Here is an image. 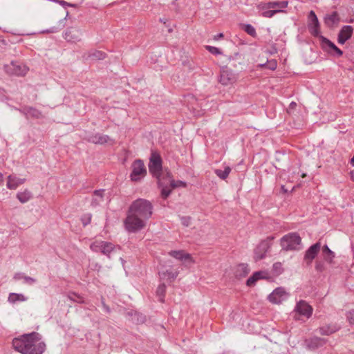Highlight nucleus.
Masks as SVG:
<instances>
[{
    "mask_svg": "<svg viewBox=\"0 0 354 354\" xmlns=\"http://www.w3.org/2000/svg\"><path fill=\"white\" fill-rule=\"evenodd\" d=\"M254 277H257L258 280L259 279H270V274L268 271L260 270L254 272Z\"/></svg>",
    "mask_w": 354,
    "mask_h": 354,
    "instance_id": "obj_33",
    "label": "nucleus"
},
{
    "mask_svg": "<svg viewBox=\"0 0 354 354\" xmlns=\"http://www.w3.org/2000/svg\"><path fill=\"white\" fill-rule=\"evenodd\" d=\"M104 192L105 190L103 189L93 192L91 203V206L97 207L104 201Z\"/></svg>",
    "mask_w": 354,
    "mask_h": 354,
    "instance_id": "obj_20",
    "label": "nucleus"
},
{
    "mask_svg": "<svg viewBox=\"0 0 354 354\" xmlns=\"http://www.w3.org/2000/svg\"><path fill=\"white\" fill-rule=\"evenodd\" d=\"M206 48L212 54H214V55H220V54H221V52L220 49L216 48V47L212 46H207Z\"/></svg>",
    "mask_w": 354,
    "mask_h": 354,
    "instance_id": "obj_40",
    "label": "nucleus"
},
{
    "mask_svg": "<svg viewBox=\"0 0 354 354\" xmlns=\"http://www.w3.org/2000/svg\"><path fill=\"white\" fill-rule=\"evenodd\" d=\"M153 177L157 179L158 187L160 189L161 197L163 199L167 198L171 193L170 186L174 179L171 173L167 169H165Z\"/></svg>",
    "mask_w": 354,
    "mask_h": 354,
    "instance_id": "obj_4",
    "label": "nucleus"
},
{
    "mask_svg": "<svg viewBox=\"0 0 354 354\" xmlns=\"http://www.w3.org/2000/svg\"><path fill=\"white\" fill-rule=\"evenodd\" d=\"M3 175L0 172V185L3 183Z\"/></svg>",
    "mask_w": 354,
    "mask_h": 354,
    "instance_id": "obj_56",
    "label": "nucleus"
},
{
    "mask_svg": "<svg viewBox=\"0 0 354 354\" xmlns=\"http://www.w3.org/2000/svg\"><path fill=\"white\" fill-rule=\"evenodd\" d=\"M23 280H24V283H26V284H28V285H32L35 283H36V281H37L36 279L30 277H28V276H26V275L24 277Z\"/></svg>",
    "mask_w": 354,
    "mask_h": 354,
    "instance_id": "obj_44",
    "label": "nucleus"
},
{
    "mask_svg": "<svg viewBox=\"0 0 354 354\" xmlns=\"http://www.w3.org/2000/svg\"><path fill=\"white\" fill-rule=\"evenodd\" d=\"M346 319L350 324L354 326V310H351L346 313Z\"/></svg>",
    "mask_w": 354,
    "mask_h": 354,
    "instance_id": "obj_42",
    "label": "nucleus"
},
{
    "mask_svg": "<svg viewBox=\"0 0 354 354\" xmlns=\"http://www.w3.org/2000/svg\"><path fill=\"white\" fill-rule=\"evenodd\" d=\"M335 255H324V260L328 263H333Z\"/></svg>",
    "mask_w": 354,
    "mask_h": 354,
    "instance_id": "obj_49",
    "label": "nucleus"
},
{
    "mask_svg": "<svg viewBox=\"0 0 354 354\" xmlns=\"http://www.w3.org/2000/svg\"><path fill=\"white\" fill-rule=\"evenodd\" d=\"M315 270L319 272H322L326 270L325 263L324 261H316Z\"/></svg>",
    "mask_w": 354,
    "mask_h": 354,
    "instance_id": "obj_37",
    "label": "nucleus"
},
{
    "mask_svg": "<svg viewBox=\"0 0 354 354\" xmlns=\"http://www.w3.org/2000/svg\"><path fill=\"white\" fill-rule=\"evenodd\" d=\"M16 197L20 203H26L32 198V194L30 191L26 189L24 191L17 192Z\"/></svg>",
    "mask_w": 354,
    "mask_h": 354,
    "instance_id": "obj_24",
    "label": "nucleus"
},
{
    "mask_svg": "<svg viewBox=\"0 0 354 354\" xmlns=\"http://www.w3.org/2000/svg\"><path fill=\"white\" fill-rule=\"evenodd\" d=\"M132 171L130 175L132 181H138L141 180L147 174V170L144 162L141 160H135L132 165Z\"/></svg>",
    "mask_w": 354,
    "mask_h": 354,
    "instance_id": "obj_8",
    "label": "nucleus"
},
{
    "mask_svg": "<svg viewBox=\"0 0 354 354\" xmlns=\"http://www.w3.org/2000/svg\"><path fill=\"white\" fill-rule=\"evenodd\" d=\"M105 53L100 50H93L89 54V57L93 59H103L105 58Z\"/></svg>",
    "mask_w": 354,
    "mask_h": 354,
    "instance_id": "obj_34",
    "label": "nucleus"
},
{
    "mask_svg": "<svg viewBox=\"0 0 354 354\" xmlns=\"http://www.w3.org/2000/svg\"><path fill=\"white\" fill-rule=\"evenodd\" d=\"M91 250L94 252H101L110 258V255L116 250V247L111 242L96 240L91 243Z\"/></svg>",
    "mask_w": 354,
    "mask_h": 354,
    "instance_id": "obj_7",
    "label": "nucleus"
},
{
    "mask_svg": "<svg viewBox=\"0 0 354 354\" xmlns=\"http://www.w3.org/2000/svg\"><path fill=\"white\" fill-rule=\"evenodd\" d=\"M288 6V1H274L260 3L258 9L261 12V15L266 18H272L277 13L286 12L285 9Z\"/></svg>",
    "mask_w": 354,
    "mask_h": 354,
    "instance_id": "obj_3",
    "label": "nucleus"
},
{
    "mask_svg": "<svg viewBox=\"0 0 354 354\" xmlns=\"http://www.w3.org/2000/svg\"><path fill=\"white\" fill-rule=\"evenodd\" d=\"M321 249V243L317 242L311 245L305 252L304 260L307 265H310Z\"/></svg>",
    "mask_w": 354,
    "mask_h": 354,
    "instance_id": "obj_12",
    "label": "nucleus"
},
{
    "mask_svg": "<svg viewBox=\"0 0 354 354\" xmlns=\"http://www.w3.org/2000/svg\"><path fill=\"white\" fill-rule=\"evenodd\" d=\"M297 106V104L296 102H292L290 104V108L291 109H294L295 106Z\"/></svg>",
    "mask_w": 354,
    "mask_h": 354,
    "instance_id": "obj_54",
    "label": "nucleus"
},
{
    "mask_svg": "<svg viewBox=\"0 0 354 354\" xmlns=\"http://www.w3.org/2000/svg\"><path fill=\"white\" fill-rule=\"evenodd\" d=\"M326 341L323 338L314 337L310 339L307 343V346L310 349H315L319 346H323Z\"/></svg>",
    "mask_w": 354,
    "mask_h": 354,
    "instance_id": "obj_26",
    "label": "nucleus"
},
{
    "mask_svg": "<svg viewBox=\"0 0 354 354\" xmlns=\"http://www.w3.org/2000/svg\"><path fill=\"white\" fill-rule=\"evenodd\" d=\"M322 47L324 50L326 51L328 53H332V50L335 46V44L330 41L328 39L322 37Z\"/></svg>",
    "mask_w": 354,
    "mask_h": 354,
    "instance_id": "obj_29",
    "label": "nucleus"
},
{
    "mask_svg": "<svg viewBox=\"0 0 354 354\" xmlns=\"http://www.w3.org/2000/svg\"><path fill=\"white\" fill-rule=\"evenodd\" d=\"M308 18L310 21V26H313V28L314 29L313 32L315 35L317 34V29L319 28V23L315 12L311 10L309 12Z\"/></svg>",
    "mask_w": 354,
    "mask_h": 354,
    "instance_id": "obj_28",
    "label": "nucleus"
},
{
    "mask_svg": "<svg viewBox=\"0 0 354 354\" xmlns=\"http://www.w3.org/2000/svg\"><path fill=\"white\" fill-rule=\"evenodd\" d=\"M330 54L331 55L339 57L343 55V51L335 45V46L332 50V53Z\"/></svg>",
    "mask_w": 354,
    "mask_h": 354,
    "instance_id": "obj_41",
    "label": "nucleus"
},
{
    "mask_svg": "<svg viewBox=\"0 0 354 354\" xmlns=\"http://www.w3.org/2000/svg\"><path fill=\"white\" fill-rule=\"evenodd\" d=\"M68 297L70 300L77 302V303H84V302L83 297L75 292L70 293L68 295Z\"/></svg>",
    "mask_w": 354,
    "mask_h": 354,
    "instance_id": "obj_36",
    "label": "nucleus"
},
{
    "mask_svg": "<svg viewBox=\"0 0 354 354\" xmlns=\"http://www.w3.org/2000/svg\"><path fill=\"white\" fill-rule=\"evenodd\" d=\"M187 183L183 180H175L173 179L172 183L170 186V189L172 190L173 189L178 187H186Z\"/></svg>",
    "mask_w": 354,
    "mask_h": 354,
    "instance_id": "obj_35",
    "label": "nucleus"
},
{
    "mask_svg": "<svg viewBox=\"0 0 354 354\" xmlns=\"http://www.w3.org/2000/svg\"><path fill=\"white\" fill-rule=\"evenodd\" d=\"M324 255H335V253L328 248L327 245H325L322 248Z\"/></svg>",
    "mask_w": 354,
    "mask_h": 354,
    "instance_id": "obj_48",
    "label": "nucleus"
},
{
    "mask_svg": "<svg viewBox=\"0 0 354 354\" xmlns=\"http://www.w3.org/2000/svg\"><path fill=\"white\" fill-rule=\"evenodd\" d=\"M336 328L335 327H331L330 326H324L319 328V331L321 335H329L336 331Z\"/></svg>",
    "mask_w": 354,
    "mask_h": 354,
    "instance_id": "obj_32",
    "label": "nucleus"
},
{
    "mask_svg": "<svg viewBox=\"0 0 354 354\" xmlns=\"http://www.w3.org/2000/svg\"><path fill=\"white\" fill-rule=\"evenodd\" d=\"M181 223L185 226L188 227L191 223V217L189 216H182L180 217Z\"/></svg>",
    "mask_w": 354,
    "mask_h": 354,
    "instance_id": "obj_45",
    "label": "nucleus"
},
{
    "mask_svg": "<svg viewBox=\"0 0 354 354\" xmlns=\"http://www.w3.org/2000/svg\"><path fill=\"white\" fill-rule=\"evenodd\" d=\"M66 7H73V8H75V7H77V5H76V4H73V3H68V5H66Z\"/></svg>",
    "mask_w": 354,
    "mask_h": 354,
    "instance_id": "obj_55",
    "label": "nucleus"
},
{
    "mask_svg": "<svg viewBox=\"0 0 354 354\" xmlns=\"http://www.w3.org/2000/svg\"><path fill=\"white\" fill-rule=\"evenodd\" d=\"M339 17L336 11L327 14L324 17V23L328 27H333L339 22Z\"/></svg>",
    "mask_w": 354,
    "mask_h": 354,
    "instance_id": "obj_19",
    "label": "nucleus"
},
{
    "mask_svg": "<svg viewBox=\"0 0 354 354\" xmlns=\"http://www.w3.org/2000/svg\"><path fill=\"white\" fill-rule=\"evenodd\" d=\"M223 37V33H219V34L215 35L214 39L215 40H218V39L222 38Z\"/></svg>",
    "mask_w": 354,
    "mask_h": 354,
    "instance_id": "obj_53",
    "label": "nucleus"
},
{
    "mask_svg": "<svg viewBox=\"0 0 354 354\" xmlns=\"http://www.w3.org/2000/svg\"><path fill=\"white\" fill-rule=\"evenodd\" d=\"M219 81L223 85L227 86L236 81V77L231 70L225 68L221 72Z\"/></svg>",
    "mask_w": 354,
    "mask_h": 354,
    "instance_id": "obj_16",
    "label": "nucleus"
},
{
    "mask_svg": "<svg viewBox=\"0 0 354 354\" xmlns=\"http://www.w3.org/2000/svg\"><path fill=\"white\" fill-rule=\"evenodd\" d=\"M353 32V28L350 25H346L342 27L340 29L337 41L340 44H344L346 41L351 38Z\"/></svg>",
    "mask_w": 354,
    "mask_h": 354,
    "instance_id": "obj_14",
    "label": "nucleus"
},
{
    "mask_svg": "<svg viewBox=\"0 0 354 354\" xmlns=\"http://www.w3.org/2000/svg\"><path fill=\"white\" fill-rule=\"evenodd\" d=\"M273 270L277 274H281L282 272V265L279 262H277L273 264L272 266Z\"/></svg>",
    "mask_w": 354,
    "mask_h": 354,
    "instance_id": "obj_43",
    "label": "nucleus"
},
{
    "mask_svg": "<svg viewBox=\"0 0 354 354\" xmlns=\"http://www.w3.org/2000/svg\"><path fill=\"white\" fill-rule=\"evenodd\" d=\"M178 272H173L171 271L166 270L159 272V276L161 280H166L168 282H172L177 277Z\"/></svg>",
    "mask_w": 354,
    "mask_h": 354,
    "instance_id": "obj_25",
    "label": "nucleus"
},
{
    "mask_svg": "<svg viewBox=\"0 0 354 354\" xmlns=\"http://www.w3.org/2000/svg\"><path fill=\"white\" fill-rule=\"evenodd\" d=\"M71 33V31L69 30V31H66V33H65V39L68 41H71L72 40V38L71 37H69V35Z\"/></svg>",
    "mask_w": 354,
    "mask_h": 354,
    "instance_id": "obj_52",
    "label": "nucleus"
},
{
    "mask_svg": "<svg viewBox=\"0 0 354 354\" xmlns=\"http://www.w3.org/2000/svg\"><path fill=\"white\" fill-rule=\"evenodd\" d=\"M21 113L24 114L27 118L31 117L34 118H41V113L33 107H24L23 109L19 110Z\"/></svg>",
    "mask_w": 354,
    "mask_h": 354,
    "instance_id": "obj_22",
    "label": "nucleus"
},
{
    "mask_svg": "<svg viewBox=\"0 0 354 354\" xmlns=\"http://www.w3.org/2000/svg\"><path fill=\"white\" fill-rule=\"evenodd\" d=\"M37 332L24 334L12 340V346L21 354H42L46 350V344Z\"/></svg>",
    "mask_w": 354,
    "mask_h": 354,
    "instance_id": "obj_1",
    "label": "nucleus"
},
{
    "mask_svg": "<svg viewBox=\"0 0 354 354\" xmlns=\"http://www.w3.org/2000/svg\"><path fill=\"white\" fill-rule=\"evenodd\" d=\"M244 30L250 36L254 37L257 34L255 28L250 24L244 26Z\"/></svg>",
    "mask_w": 354,
    "mask_h": 354,
    "instance_id": "obj_38",
    "label": "nucleus"
},
{
    "mask_svg": "<svg viewBox=\"0 0 354 354\" xmlns=\"http://www.w3.org/2000/svg\"><path fill=\"white\" fill-rule=\"evenodd\" d=\"M295 310L299 315H303L306 318L310 317L313 314V308L307 302L303 300L299 301L297 304Z\"/></svg>",
    "mask_w": 354,
    "mask_h": 354,
    "instance_id": "obj_15",
    "label": "nucleus"
},
{
    "mask_svg": "<svg viewBox=\"0 0 354 354\" xmlns=\"http://www.w3.org/2000/svg\"><path fill=\"white\" fill-rule=\"evenodd\" d=\"M91 215L90 214H86L84 216H82V221L84 226L89 224L91 223Z\"/></svg>",
    "mask_w": 354,
    "mask_h": 354,
    "instance_id": "obj_46",
    "label": "nucleus"
},
{
    "mask_svg": "<svg viewBox=\"0 0 354 354\" xmlns=\"http://www.w3.org/2000/svg\"><path fill=\"white\" fill-rule=\"evenodd\" d=\"M104 308L107 312H109V308L107 306H106L104 304H103Z\"/></svg>",
    "mask_w": 354,
    "mask_h": 354,
    "instance_id": "obj_57",
    "label": "nucleus"
},
{
    "mask_svg": "<svg viewBox=\"0 0 354 354\" xmlns=\"http://www.w3.org/2000/svg\"><path fill=\"white\" fill-rule=\"evenodd\" d=\"M110 138L107 135H102L99 133L91 134L88 136L87 140L93 144L103 145L110 140Z\"/></svg>",
    "mask_w": 354,
    "mask_h": 354,
    "instance_id": "obj_18",
    "label": "nucleus"
},
{
    "mask_svg": "<svg viewBox=\"0 0 354 354\" xmlns=\"http://www.w3.org/2000/svg\"><path fill=\"white\" fill-rule=\"evenodd\" d=\"M26 182L25 178H21L15 175H9L7 177L6 187L8 189L15 190L19 186Z\"/></svg>",
    "mask_w": 354,
    "mask_h": 354,
    "instance_id": "obj_17",
    "label": "nucleus"
},
{
    "mask_svg": "<svg viewBox=\"0 0 354 354\" xmlns=\"http://www.w3.org/2000/svg\"><path fill=\"white\" fill-rule=\"evenodd\" d=\"M61 28H62V27L53 26V27L50 28L49 29L43 30L41 32H43V33H54V32H58Z\"/></svg>",
    "mask_w": 354,
    "mask_h": 354,
    "instance_id": "obj_47",
    "label": "nucleus"
},
{
    "mask_svg": "<svg viewBox=\"0 0 354 354\" xmlns=\"http://www.w3.org/2000/svg\"><path fill=\"white\" fill-rule=\"evenodd\" d=\"M250 272V268L248 264L241 263L238 265L235 270V275L237 277H245Z\"/></svg>",
    "mask_w": 354,
    "mask_h": 354,
    "instance_id": "obj_27",
    "label": "nucleus"
},
{
    "mask_svg": "<svg viewBox=\"0 0 354 354\" xmlns=\"http://www.w3.org/2000/svg\"><path fill=\"white\" fill-rule=\"evenodd\" d=\"M25 275L22 273H17L15 275L14 279L16 280L24 279Z\"/></svg>",
    "mask_w": 354,
    "mask_h": 354,
    "instance_id": "obj_51",
    "label": "nucleus"
},
{
    "mask_svg": "<svg viewBox=\"0 0 354 354\" xmlns=\"http://www.w3.org/2000/svg\"><path fill=\"white\" fill-rule=\"evenodd\" d=\"M27 300L28 297L21 293L11 292L9 294L8 297V301L10 304H15L18 301H26Z\"/></svg>",
    "mask_w": 354,
    "mask_h": 354,
    "instance_id": "obj_23",
    "label": "nucleus"
},
{
    "mask_svg": "<svg viewBox=\"0 0 354 354\" xmlns=\"http://www.w3.org/2000/svg\"><path fill=\"white\" fill-rule=\"evenodd\" d=\"M166 292V285L164 283H160L156 290V295L159 297L158 300L161 302L164 301V297Z\"/></svg>",
    "mask_w": 354,
    "mask_h": 354,
    "instance_id": "obj_31",
    "label": "nucleus"
},
{
    "mask_svg": "<svg viewBox=\"0 0 354 354\" xmlns=\"http://www.w3.org/2000/svg\"><path fill=\"white\" fill-rule=\"evenodd\" d=\"M231 171V168L228 166L225 167L224 170L215 169L214 173L216 175L222 180L226 179Z\"/></svg>",
    "mask_w": 354,
    "mask_h": 354,
    "instance_id": "obj_30",
    "label": "nucleus"
},
{
    "mask_svg": "<svg viewBox=\"0 0 354 354\" xmlns=\"http://www.w3.org/2000/svg\"><path fill=\"white\" fill-rule=\"evenodd\" d=\"M62 20L59 21V24H62Z\"/></svg>",
    "mask_w": 354,
    "mask_h": 354,
    "instance_id": "obj_58",
    "label": "nucleus"
},
{
    "mask_svg": "<svg viewBox=\"0 0 354 354\" xmlns=\"http://www.w3.org/2000/svg\"><path fill=\"white\" fill-rule=\"evenodd\" d=\"M149 170L153 176L162 171V159L159 154L153 153L151 155L149 163Z\"/></svg>",
    "mask_w": 354,
    "mask_h": 354,
    "instance_id": "obj_10",
    "label": "nucleus"
},
{
    "mask_svg": "<svg viewBox=\"0 0 354 354\" xmlns=\"http://www.w3.org/2000/svg\"><path fill=\"white\" fill-rule=\"evenodd\" d=\"M146 225V221L127 211V217L124 220V227L129 233L140 232L145 227Z\"/></svg>",
    "mask_w": 354,
    "mask_h": 354,
    "instance_id": "obj_5",
    "label": "nucleus"
},
{
    "mask_svg": "<svg viewBox=\"0 0 354 354\" xmlns=\"http://www.w3.org/2000/svg\"><path fill=\"white\" fill-rule=\"evenodd\" d=\"M288 296V293L283 288L279 287L274 289L272 292L268 295V299L272 304H279L286 300Z\"/></svg>",
    "mask_w": 354,
    "mask_h": 354,
    "instance_id": "obj_11",
    "label": "nucleus"
},
{
    "mask_svg": "<svg viewBox=\"0 0 354 354\" xmlns=\"http://www.w3.org/2000/svg\"><path fill=\"white\" fill-rule=\"evenodd\" d=\"M128 211L147 221L153 214V205L146 199L138 198L130 205Z\"/></svg>",
    "mask_w": 354,
    "mask_h": 354,
    "instance_id": "obj_2",
    "label": "nucleus"
},
{
    "mask_svg": "<svg viewBox=\"0 0 354 354\" xmlns=\"http://www.w3.org/2000/svg\"><path fill=\"white\" fill-rule=\"evenodd\" d=\"M169 254L180 261H189L190 262H194L191 255L185 252L183 250H172L169 252Z\"/></svg>",
    "mask_w": 354,
    "mask_h": 354,
    "instance_id": "obj_21",
    "label": "nucleus"
},
{
    "mask_svg": "<svg viewBox=\"0 0 354 354\" xmlns=\"http://www.w3.org/2000/svg\"><path fill=\"white\" fill-rule=\"evenodd\" d=\"M268 68L270 70H274L277 68V62L274 60H272L268 62Z\"/></svg>",
    "mask_w": 354,
    "mask_h": 354,
    "instance_id": "obj_50",
    "label": "nucleus"
},
{
    "mask_svg": "<svg viewBox=\"0 0 354 354\" xmlns=\"http://www.w3.org/2000/svg\"><path fill=\"white\" fill-rule=\"evenodd\" d=\"M5 70L9 75L24 76L27 73L28 68L24 64H19L16 62H12L10 64L5 66Z\"/></svg>",
    "mask_w": 354,
    "mask_h": 354,
    "instance_id": "obj_9",
    "label": "nucleus"
},
{
    "mask_svg": "<svg viewBox=\"0 0 354 354\" xmlns=\"http://www.w3.org/2000/svg\"><path fill=\"white\" fill-rule=\"evenodd\" d=\"M257 281H258V279L257 277H254V272L253 274L248 279V280L246 281V285L248 286H253L255 285V283Z\"/></svg>",
    "mask_w": 354,
    "mask_h": 354,
    "instance_id": "obj_39",
    "label": "nucleus"
},
{
    "mask_svg": "<svg viewBox=\"0 0 354 354\" xmlns=\"http://www.w3.org/2000/svg\"><path fill=\"white\" fill-rule=\"evenodd\" d=\"M270 243L268 241H261L254 250V259L256 261H259L264 259L270 249Z\"/></svg>",
    "mask_w": 354,
    "mask_h": 354,
    "instance_id": "obj_13",
    "label": "nucleus"
},
{
    "mask_svg": "<svg viewBox=\"0 0 354 354\" xmlns=\"http://www.w3.org/2000/svg\"><path fill=\"white\" fill-rule=\"evenodd\" d=\"M280 245L282 250L286 251L299 250L301 248V239L295 232L288 233L280 239Z\"/></svg>",
    "mask_w": 354,
    "mask_h": 354,
    "instance_id": "obj_6",
    "label": "nucleus"
}]
</instances>
